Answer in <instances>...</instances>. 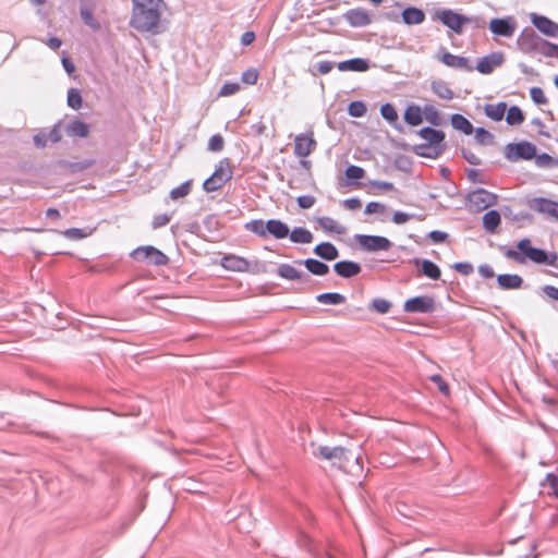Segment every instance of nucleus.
Instances as JSON below:
<instances>
[{"label":"nucleus","instance_id":"nucleus-55","mask_svg":"<svg viewBox=\"0 0 558 558\" xmlns=\"http://www.w3.org/2000/svg\"><path fill=\"white\" fill-rule=\"evenodd\" d=\"M542 53L546 57L558 58V45L545 41L542 48Z\"/></svg>","mask_w":558,"mask_h":558},{"label":"nucleus","instance_id":"nucleus-41","mask_svg":"<svg viewBox=\"0 0 558 558\" xmlns=\"http://www.w3.org/2000/svg\"><path fill=\"white\" fill-rule=\"evenodd\" d=\"M380 113L385 120H387L390 124L396 125L398 121V112L396 108L391 104H385L380 108Z\"/></svg>","mask_w":558,"mask_h":558},{"label":"nucleus","instance_id":"nucleus-58","mask_svg":"<svg viewBox=\"0 0 558 558\" xmlns=\"http://www.w3.org/2000/svg\"><path fill=\"white\" fill-rule=\"evenodd\" d=\"M369 185L381 191H392L395 189L393 183L378 180L371 181Z\"/></svg>","mask_w":558,"mask_h":558},{"label":"nucleus","instance_id":"nucleus-30","mask_svg":"<svg viewBox=\"0 0 558 558\" xmlns=\"http://www.w3.org/2000/svg\"><path fill=\"white\" fill-rule=\"evenodd\" d=\"M290 240L294 243H302V244H308L313 241V234L311 231H308L305 228L299 227L294 228L289 233Z\"/></svg>","mask_w":558,"mask_h":558},{"label":"nucleus","instance_id":"nucleus-5","mask_svg":"<svg viewBox=\"0 0 558 558\" xmlns=\"http://www.w3.org/2000/svg\"><path fill=\"white\" fill-rule=\"evenodd\" d=\"M131 257L137 262H147L156 266L167 265L168 256L160 250L151 245L138 246L132 253Z\"/></svg>","mask_w":558,"mask_h":558},{"label":"nucleus","instance_id":"nucleus-18","mask_svg":"<svg viewBox=\"0 0 558 558\" xmlns=\"http://www.w3.org/2000/svg\"><path fill=\"white\" fill-rule=\"evenodd\" d=\"M533 25L543 34L550 37L558 36V24L546 16L532 14Z\"/></svg>","mask_w":558,"mask_h":558},{"label":"nucleus","instance_id":"nucleus-37","mask_svg":"<svg viewBox=\"0 0 558 558\" xmlns=\"http://www.w3.org/2000/svg\"><path fill=\"white\" fill-rule=\"evenodd\" d=\"M421 265H422L421 269H422V272L424 276H426L430 279H434V280H437L440 278V276H441L440 269L435 263L424 259Z\"/></svg>","mask_w":558,"mask_h":558},{"label":"nucleus","instance_id":"nucleus-34","mask_svg":"<svg viewBox=\"0 0 558 558\" xmlns=\"http://www.w3.org/2000/svg\"><path fill=\"white\" fill-rule=\"evenodd\" d=\"M317 223L326 232H333L338 234L344 232V227L339 225L335 219L330 217H320L317 219Z\"/></svg>","mask_w":558,"mask_h":558},{"label":"nucleus","instance_id":"nucleus-22","mask_svg":"<svg viewBox=\"0 0 558 558\" xmlns=\"http://www.w3.org/2000/svg\"><path fill=\"white\" fill-rule=\"evenodd\" d=\"M402 20L408 25H417L424 22L425 13L421 9L410 7L403 10Z\"/></svg>","mask_w":558,"mask_h":558},{"label":"nucleus","instance_id":"nucleus-9","mask_svg":"<svg viewBox=\"0 0 558 558\" xmlns=\"http://www.w3.org/2000/svg\"><path fill=\"white\" fill-rule=\"evenodd\" d=\"M505 62V54L501 51L492 52L477 61L476 70L482 74H490L495 69Z\"/></svg>","mask_w":558,"mask_h":558},{"label":"nucleus","instance_id":"nucleus-15","mask_svg":"<svg viewBox=\"0 0 558 558\" xmlns=\"http://www.w3.org/2000/svg\"><path fill=\"white\" fill-rule=\"evenodd\" d=\"M493 34L501 37H512L515 32V23L511 19H493L489 22Z\"/></svg>","mask_w":558,"mask_h":558},{"label":"nucleus","instance_id":"nucleus-44","mask_svg":"<svg viewBox=\"0 0 558 558\" xmlns=\"http://www.w3.org/2000/svg\"><path fill=\"white\" fill-rule=\"evenodd\" d=\"M82 96L78 92V89L76 88H71L69 92H68V105L77 110L82 107Z\"/></svg>","mask_w":558,"mask_h":558},{"label":"nucleus","instance_id":"nucleus-63","mask_svg":"<svg viewBox=\"0 0 558 558\" xmlns=\"http://www.w3.org/2000/svg\"><path fill=\"white\" fill-rule=\"evenodd\" d=\"M547 482L553 489L554 495L558 498V476L554 474L547 475Z\"/></svg>","mask_w":558,"mask_h":558},{"label":"nucleus","instance_id":"nucleus-17","mask_svg":"<svg viewBox=\"0 0 558 558\" xmlns=\"http://www.w3.org/2000/svg\"><path fill=\"white\" fill-rule=\"evenodd\" d=\"M221 265L229 271L247 272L251 270L250 260L236 255L223 256L221 259Z\"/></svg>","mask_w":558,"mask_h":558},{"label":"nucleus","instance_id":"nucleus-54","mask_svg":"<svg viewBox=\"0 0 558 558\" xmlns=\"http://www.w3.org/2000/svg\"><path fill=\"white\" fill-rule=\"evenodd\" d=\"M386 211V206L378 202H369L365 207V214H384Z\"/></svg>","mask_w":558,"mask_h":558},{"label":"nucleus","instance_id":"nucleus-13","mask_svg":"<svg viewBox=\"0 0 558 558\" xmlns=\"http://www.w3.org/2000/svg\"><path fill=\"white\" fill-rule=\"evenodd\" d=\"M435 307L434 299L430 296H415L404 303V310L409 313H428Z\"/></svg>","mask_w":558,"mask_h":558},{"label":"nucleus","instance_id":"nucleus-10","mask_svg":"<svg viewBox=\"0 0 558 558\" xmlns=\"http://www.w3.org/2000/svg\"><path fill=\"white\" fill-rule=\"evenodd\" d=\"M469 202L476 210H484L497 203V196L485 190H477L470 194Z\"/></svg>","mask_w":558,"mask_h":558},{"label":"nucleus","instance_id":"nucleus-26","mask_svg":"<svg viewBox=\"0 0 558 558\" xmlns=\"http://www.w3.org/2000/svg\"><path fill=\"white\" fill-rule=\"evenodd\" d=\"M499 287L504 290L519 289L523 283V279L519 275H499L497 277Z\"/></svg>","mask_w":558,"mask_h":558},{"label":"nucleus","instance_id":"nucleus-25","mask_svg":"<svg viewBox=\"0 0 558 558\" xmlns=\"http://www.w3.org/2000/svg\"><path fill=\"white\" fill-rule=\"evenodd\" d=\"M500 222L501 216L497 210H489L483 216V227L490 234L496 232L497 228L500 226Z\"/></svg>","mask_w":558,"mask_h":558},{"label":"nucleus","instance_id":"nucleus-31","mask_svg":"<svg viewBox=\"0 0 558 558\" xmlns=\"http://www.w3.org/2000/svg\"><path fill=\"white\" fill-rule=\"evenodd\" d=\"M303 264L311 274L316 276H324L329 271L328 265L314 258L305 259Z\"/></svg>","mask_w":558,"mask_h":558},{"label":"nucleus","instance_id":"nucleus-47","mask_svg":"<svg viewBox=\"0 0 558 558\" xmlns=\"http://www.w3.org/2000/svg\"><path fill=\"white\" fill-rule=\"evenodd\" d=\"M345 177L349 180H361L365 177V170L359 166H349L345 169Z\"/></svg>","mask_w":558,"mask_h":558},{"label":"nucleus","instance_id":"nucleus-12","mask_svg":"<svg viewBox=\"0 0 558 558\" xmlns=\"http://www.w3.org/2000/svg\"><path fill=\"white\" fill-rule=\"evenodd\" d=\"M319 458L333 461L339 468L344 469L343 461L347 460V451L342 447L322 446L316 453Z\"/></svg>","mask_w":558,"mask_h":558},{"label":"nucleus","instance_id":"nucleus-7","mask_svg":"<svg viewBox=\"0 0 558 558\" xmlns=\"http://www.w3.org/2000/svg\"><path fill=\"white\" fill-rule=\"evenodd\" d=\"M529 207L539 215L558 220V202L556 201L535 197L529 202Z\"/></svg>","mask_w":558,"mask_h":558},{"label":"nucleus","instance_id":"nucleus-43","mask_svg":"<svg viewBox=\"0 0 558 558\" xmlns=\"http://www.w3.org/2000/svg\"><path fill=\"white\" fill-rule=\"evenodd\" d=\"M367 111V108L364 102L362 101H352L349 105L348 112L351 117L354 118H361L363 117Z\"/></svg>","mask_w":558,"mask_h":558},{"label":"nucleus","instance_id":"nucleus-6","mask_svg":"<svg viewBox=\"0 0 558 558\" xmlns=\"http://www.w3.org/2000/svg\"><path fill=\"white\" fill-rule=\"evenodd\" d=\"M437 19L456 34H461L470 19L465 15L453 12L452 10H441L436 13Z\"/></svg>","mask_w":558,"mask_h":558},{"label":"nucleus","instance_id":"nucleus-35","mask_svg":"<svg viewBox=\"0 0 558 558\" xmlns=\"http://www.w3.org/2000/svg\"><path fill=\"white\" fill-rule=\"evenodd\" d=\"M432 89L439 98L445 100H451L454 96L453 90L448 84L441 81L433 82Z\"/></svg>","mask_w":558,"mask_h":558},{"label":"nucleus","instance_id":"nucleus-56","mask_svg":"<svg viewBox=\"0 0 558 558\" xmlns=\"http://www.w3.org/2000/svg\"><path fill=\"white\" fill-rule=\"evenodd\" d=\"M170 221V216L167 215V214H160V215H156L153 219V228L154 229H158V228H161V227H165L166 225H168Z\"/></svg>","mask_w":558,"mask_h":558},{"label":"nucleus","instance_id":"nucleus-20","mask_svg":"<svg viewBox=\"0 0 558 558\" xmlns=\"http://www.w3.org/2000/svg\"><path fill=\"white\" fill-rule=\"evenodd\" d=\"M267 234L275 239H284L289 235L290 229L287 223L278 219H270L266 222Z\"/></svg>","mask_w":558,"mask_h":558},{"label":"nucleus","instance_id":"nucleus-27","mask_svg":"<svg viewBox=\"0 0 558 558\" xmlns=\"http://www.w3.org/2000/svg\"><path fill=\"white\" fill-rule=\"evenodd\" d=\"M404 121L411 126H417L423 122V110L415 105L409 106L404 111Z\"/></svg>","mask_w":558,"mask_h":558},{"label":"nucleus","instance_id":"nucleus-11","mask_svg":"<svg viewBox=\"0 0 558 558\" xmlns=\"http://www.w3.org/2000/svg\"><path fill=\"white\" fill-rule=\"evenodd\" d=\"M359 243L364 250L371 252L387 251L391 247V242L379 235H360Z\"/></svg>","mask_w":558,"mask_h":558},{"label":"nucleus","instance_id":"nucleus-24","mask_svg":"<svg viewBox=\"0 0 558 558\" xmlns=\"http://www.w3.org/2000/svg\"><path fill=\"white\" fill-rule=\"evenodd\" d=\"M337 68L340 71L365 72L368 70V63L364 59L356 58L339 62Z\"/></svg>","mask_w":558,"mask_h":558},{"label":"nucleus","instance_id":"nucleus-46","mask_svg":"<svg viewBox=\"0 0 558 558\" xmlns=\"http://www.w3.org/2000/svg\"><path fill=\"white\" fill-rule=\"evenodd\" d=\"M225 147V140L222 135L215 134L208 140V149L214 153L221 151Z\"/></svg>","mask_w":558,"mask_h":558},{"label":"nucleus","instance_id":"nucleus-29","mask_svg":"<svg viewBox=\"0 0 558 558\" xmlns=\"http://www.w3.org/2000/svg\"><path fill=\"white\" fill-rule=\"evenodd\" d=\"M66 133L72 137H86L89 133V128L83 121L74 120L68 125Z\"/></svg>","mask_w":558,"mask_h":558},{"label":"nucleus","instance_id":"nucleus-39","mask_svg":"<svg viewBox=\"0 0 558 558\" xmlns=\"http://www.w3.org/2000/svg\"><path fill=\"white\" fill-rule=\"evenodd\" d=\"M506 121L510 125H519L524 121V114L519 107L512 106L507 110Z\"/></svg>","mask_w":558,"mask_h":558},{"label":"nucleus","instance_id":"nucleus-42","mask_svg":"<svg viewBox=\"0 0 558 558\" xmlns=\"http://www.w3.org/2000/svg\"><path fill=\"white\" fill-rule=\"evenodd\" d=\"M369 308L379 314H386L390 311L391 303L385 299H375L372 301Z\"/></svg>","mask_w":558,"mask_h":558},{"label":"nucleus","instance_id":"nucleus-33","mask_svg":"<svg viewBox=\"0 0 558 558\" xmlns=\"http://www.w3.org/2000/svg\"><path fill=\"white\" fill-rule=\"evenodd\" d=\"M451 124L454 129L463 132L466 135L473 133V125L462 114L456 113L451 116Z\"/></svg>","mask_w":558,"mask_h":558},{"label":"nucleus","instance_id":"nucleus-53","mask_svg":"<svg viewBox=\"0 0 558 558\" xmlns=\"http://www.w3.org/2000/svg\"><path fill=\"white\" fill-rule=\"evenodd\" d=\"M240 90V85L238 83H226L222 85L219 95L220 96H231L236 94Z\"/></svg>","mask_w":558,"mask_h":558},{"label":"nucleus","instance_id":"nucleus-57","mask_svg":"<svg viewBox=\"0 0 558 558\" xmlns=\"http://www.w3.org/2000/svg\"><path fill=\"white\" fill-rule=\"evenodd\" d=\"M298 204L301 208H311L315 204V197L311 195L300 196L298 197Z\"/></svg>","mask_w":558,"mask_h":558},{"label":"nucleus","instance_id":"nucleus-45","mask_svg":"<svg viewBox=\"0 0 558 558\" xmlns=\"http://www.w3.org/2000/svg\"><path fill=\"white\" fill-rule=\"evenodd\" d=\"M246 227L248 230H251L252 232L262 238L267 236L266 223L263 220H253L250 223H247Z\"/></svg>","mask_w":558,"mask_h":558},{"label":"nucleus","instance_id":"nucleus-64","mask_svg":"<svg viewBox=\"0 0 558 558\" xmlns=\"http://www.w3.org/2000/svg\"><path fill=\"white\" fill-rule=\"evenodd\" d=\"M544 292L548 298L553 300H558V288L554 286H545Z\"/></svg>","mask_w":558,"mask_h":558},{"label":"nucleus","instance_id":"nucleus-4","mask_svg":"<svg viewBox=\"0 0 558 558\" xmlns=\"http://www.w3.org/2000/svg\"><path fill=\"white\" fill-rule=\"evenodd\" d=\"M233 177V166L228 158L221 159L215 168L213 174L203 183V189L207 193L216 192L222 189Z\"/></svg>","mask_w":558,"mask_h":558},{"label":"nucleus","instance_id":"nucleus-59","mask_svg":"<svg viewBox=\"0 0 558 558\" xmlns=\"http://www.w3.org/2000/svg\"><path fill=\"white\" fill-rule=\"evenodd\" d=\"M343 206L349 210H356L362 207V202L356 197L348 198L343 201Z\"/></svg>","mask_w":558,"mask_h":558},{"label":"nucleus","instance_id":"nucleus-1","mask_svg":"<svg viewBox=\"0 0 558 558\" xmlns=\"http://www.w3.org/2000/svg\"><path fill=\"white\" fill-rule=\"evenodd\" d=\"M133 11L130 24L138 32H153L160 22L162 0H132Z\"/></svg>","mask_w":558,"mask_h":558},{"label":"nucleus","instance_id":"nucleus-40","mask_svg":"<svg viewBox=\"0 0 558 558\" xmlns=\"http://www.w3.org/2000/svg\"><path fill=\"white\" fill-rule=\"evenodd\" d=\"M192 190V181L183 182L181 185L172 189L169 193L171 199L177 201L179 198L185 197L191 193Z\"/></svg>","mask_w":558,"mask_h":558},{"label":"nucleus","instance_id":"nucleus-61","mask_svg":"<svg viewBox=\"0 0 558 558\" xmlns=\"http://www.w3.org/2000/svg\"><path fill=\"white\" fill-rule=\"evenodd\" d=\"M428 236L433 242L441 243V242L446 241L448 234L446 232L435 230V231H432Z\"/></svg>","mask_w":558,"mask_h":558},{"label":"nucleus","instance_id":"nucleus-23","mask_svg":"<svg viewBox=\"0 0 558 558\" xmlns=\"http://www.w3.org/2000/svg\"><path fill=\"white\" fill-rule=\"evenodd\" d=\"M314 253L326 260H333L339 256L337 247L329 242L317 244L314 248Z\"/></svg>","mask_w":558,"mask_h":558},{"label":"nucleus","instance_id":"nucleus-52","mask_svg":"<svg viewBox=\"0 0 558 558\" xmlns=\"http://www.w3.org/2000/svg\"><path fill=\"white\" fill-rule=\"evenodd\" d=\"M430 380L437 385L439 391L445 395V396H449L450 395V388L448 386V384L444 380V378L440 376V375H433L430 376Z\"/></svg>","mask_w":558,"mask_h":558},{"label":"nucleus","instance_id":"nucleus-2","mask_svg":"<svg viewBox=\"0 0 558 558\" xmlns=\"http://www.w3.org/2000/svg\"><path fill=\"white\" fill-rule=\"evenodd\" d=\"M517 248L507 250L505 256L518 264H524L526 259H530L535 264H545L558 268V254L555 252L547 253L544 250L533 247L530 239L520 240Z\"/></svg>","mask_w":558,"mask_h":558},{"label":"nucleus","instance_id":"nucleus-28","mask_svg":"<svg viewBox=\"0 0 558 558\" xmlns=\"http://www.w3.org/2000/svg\"><path fill=\"white\" fill-rule=\"evenodd\" d=\"M278 276L288 280H300L304 274L290 264H281L277 269Z\"/></svg>","mask_w":558,"mask_h":558},{"label":"nucleus","instance_id":"nucleus-50","mask_svg":"<svg viewBox=\"0 0 558 558\" xmlns=\"http://www.w3.org/2000/svg\"><path fill=\"white\" fill-rule=\"evenodd\" d=\"M62 234L65 238L71 239V240H81L88 235V233H86L83 229H78V228L66 229L62 232Z\"/></svg>","mask_w":558,"mask_h":558},{"label":"nucleus","instance_id":"nucleus-49","mask_svg":"<svg viewBox=\"0 0 558 558\" xmlns=\"http://www.w3.org/2000/svg\"><path fill=\"white\" fill-rule=\"evenodd\" d=\"M81 16L86 25L90 26L94 29L99 28V23L95 20L93 12L89 9H81Z\"/></svg>","mask_w":558,"mask_h":558},{"label":"nucleus","instance_id":"nucleus-32","mask_svg":"<svg viewBox=\"0 0 558 558\" xmlns=\"http://www.w3.org/2000/svg\"><path fill=\"white\" fill-rule=\"evenodd\" d=\"M507 111V106L505 102L499 104H488L485 106V113L487 117L495 121H500Z\"/></svg>","mask_w":558,"mask_h":558},{"label":"nucleus","instance_id":"nucleus-19","mask_svg":"<svg viewBox=\"0 0 558 558\" xmlns=\"http://www.w3.org/2000/svg\"><path fill=\"white\" fill-rule=\"evenodd\" d=\"M337 275L343 278H351L357 276L361 272V266L357 263L350 260H341L333 266Z\"/></svg>","mask_w":558,"mask_h":558},{"label":"nucleus","instance_id":"nucleus-60","mask_svg":"<svg viewBox=\"0 0 558 558\" xmlns=\"http://www.w3.org/2000/svg\"><path fill=\"white\" fill-rule=\"evenodd\" d=\"M454 269L462 275H470L473 271V266L469 263H457Z\"/></svg>","mask_w":558,"mask_h":558},{"label":"nucleus","instance_id":"nucleus-62","mask_svg":"<svg viewBox=\"0 0 558 558\" xmlns=\"http://www.w3.org/2000/svg\"><path fill=\"white\" fill-rule=\"evenodd\" d=\"M410 216L402 211H396L392 216V221L397 225H402L409 221Z\"/></svg>","mask_w":558,"mask_h":558},{"label":"nucleus","instance_id":"nucleus-8","mask_svg":"<svg viewBox=\"0 0 558 558\" xmlns=\"http://www.w3.org/2000/svg\"><path fill=\"white\" fill-rule=\"evenodd\" d=\"M536 154V147L529 142L510 144L507 146V157L511 160L532 159Z\"/></svg>","mask_w":558,"mask_h":558},{"label":"nucleus","instance_id":"nucleus-21","mask_svg":"<svg viewBox=\"0 0 558 558\" xmlns=\"http://www.w3.org/2000/svg\"><path fill=\"white\" fill-rule=\"evenodd\" d=\"M418 135L425 140L429 146L436 148L445 140V133L440 130L432 128H423L418 131Z\"/></svg>","mask_w":558,"mask_h":558},{"label":"nucleus","instance_id":"nucleus-14","mask_svg":"<svg viewBox=\"0 0 558 558\" xmlns=\"http://www.w3.org/2000/svg\"><path fill=\"white\" fill-rule=\"evenodd\" d=\"M345 21L352 27H364L372 23V16L367 10L362 8L351 9L344 13Z\"/></svg>","mask_w":558,"mask_h":558},{"label":"nucleus","instance_id":"nucleus-16","mask_svg":"<svg viewBox=\"0 0 558 558\" xmlns=\"http://www.w3.org/2000/svg\"><path fill=\"white\" fill-rule=\"evenodd\" d=\"M438 59L448 68L463 70L466 72L473 71V66L470 64V60L465 57L456 56L448 51H445Z\"/></svg>","mask_w":558,"mask_h":558},{"label":"nucleus","instance_id":"nucleus-48","mask_svg":"<svg viewBox=\"0 0 558 558\" xmlns=\"http://www.w3.org/2000/svg\"><path fill=\"white\" fill-rule=\"evenodd\" d=\"M530 96L536 105H545L548 101L544 90L541 87H532L530 89Z\"/></svg>","mask_w":558,"mask_h":558},{"label":"nucleus","instance_id":"nucleus-38","mask_svg":"<svg viewBox=\"0 0 558 558\" xmlns=\"http://www.w3.org/2000/svg\"><path fill=\"white\" fill-rule=\"evenodd\" d=\"M423 119L436 126L442 123V118L434 106H425L423 110Z\"/></svg>","mask_w":558,"mask_h":558},{"label":"nucleus","instance_id":"nucleus-3","mask_svg":"<svg viewBox=\"0 0 558 558\" xmlns=\"http://www.w3.org/2000/svg\"><path fill=\"white\" fill-rule=\"evenodd\" d=\"M317 141L313 130L298 134L293 140V154L300 159L302 168L310 170L312 163L306 158L316 149Z\"/></svg>","mask_w":558,"mask_h":558},{"label":"nucleus","instance_id":"nucleus-51","mask_svg":"<svg viewBox=\"0 0 558 558\" xmlns=\"http://www.w3.org/2000/svg\"><path fill=\"white\" fill-rule=\"evenodd\" d=\"M258 76H259L258 71L256 69L252 68V69H248L245 72H243L242 82L245 84H248V85H254V84H256Z\"/></svg>","mask_w":558,"mask_h":558},{"label":"nucleus","instance_id":"nucleus-36","mask_svg":"<svg viewBox=\"0 0 558 558\" xmlns=\"http://www.w3.org/2000/svg\"><path fill=\"white\" fill-rule=\"evenodd\" d=\"M316 300L323 304H342L345 302V296L337 292L322 293L316 296Z\"/></svg>","mask_w":558,"mask_h":558}]
</instances>
